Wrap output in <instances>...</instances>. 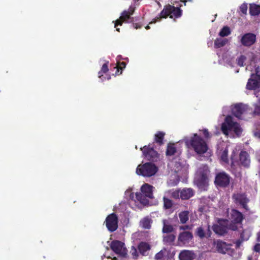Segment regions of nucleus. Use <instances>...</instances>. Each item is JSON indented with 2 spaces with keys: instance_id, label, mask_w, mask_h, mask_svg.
<instances>
[{
  "instance_id": "obj_59",
  "label": "nucleus",
  "mask_w": 260,
  "mask_h": 260,
  "mask_svg": "<svg viewBox=\"0 0 260 260\" xmlns=\"http://www.w3.org/2000/svg\"><path fill=\"white\" fill-rule=\"evenodd\" d=\"M256 136L260 139V133L256 134Z\"/></svg>"
},
{
  "instance_id": "obj_15",
  "label": "nucleus",
  "mask_w": 260,
  "mask_h": 260,
  "mask_svg": "<svg viewBox=\"0 0 260 260\" xmlns=\"http://www.w3.org/2000/svg\"><path fill=\"white\" fill-rule=\"evenodd\" d=\"M231 217L235 224H240L244 219V215L239 210L235 209L231 210Z\"/></svg>"
},
{
  "instance_id": "obj_56",
  "label": "nucleus",
  "mask_w": 260,
  "mask_h": 260,
  "mask_svg": "<svg viewBox=\"0 0 260 260\" xmlns=\"http://www.w3.org/2000/svg\"><path fill=\"white\" fill-rule=\"evenodd\" d=\"M103 74H104V73H103V72H102V71L101 70V71L98 73L99 77V78H101L102 76H103Z\"/></svg>"
},
{
  "instance_id": "obj_10",
  "label": "nucleus",
  "mask_w": 260,
  "mask_h": 260,
  "mask_svg": "<svg viewBox=\"0 0 260 260\" xmlns=\"http://www.w3.org/2000/svg\"><path fill=\"white\" fill-rule=\"evenodd\" d=\"M213 249L219 253L225 254L230 249V245L221 240H214L213 243Z\"/></svg>"
},
{
  "instance_id": "obj_36",
  "label": "nucleus",
  "mask_w": 260,
  "mask_h": 260,
  "mask_svg": "<svg viewBox=\"0 0 260 260\" xmlns=\"http://www.w3.org/2000/svg\"><path fill=\"white\" fill-rule=\"evenodd\" d=\"M126 67V63L125 62H119L118 63V66H117L115 68L117 69V71L116 72V74L120 75L122 74V71L123 69H124Z\"/></svg>"
},
{
  "instance_id": "obj_48",
  "label": "nucleus",
  "mask_w": 260,
  "mask_h": 260,
  "mask_svg": "<svg viewBox=\"0 0 260 260\" xmlns=\"http://www.w3.org/2000/svg\"><path fill=\"white\" fill-rule=\"evenodd\" d=\"M211 235H212V232L210 230V225H208V229L206 232V238H210L211 236Z\"/></svg>"
},
{
  "instance_id": "obj_29",
  "label": "nucleus",
  "mask_w": 260,
  "mask_h": 260,
  "mask_svg": "<svg viewBox=\"0 0 260 260\" xmlns=\"http://www.w3.org/2000/svg\"><path fill=\"white\" fill-rule=\"evenodd\" d=\"M136 199L143 205H146L148 203V200L146 199L147 198L142 192H137L136 193Z\"/></svg>"
},
{
  "instance_id": "obj_53",
  "label": "nucleus",
  "mask_w": 260,
  "mask_h": 260,
  "mask_svg": "<svg viewBox=\"0 0 260 260\" xmlns=\"http://www.w3.org/2000/svg\"><path fill=\"white\" fill-rule=\"evenodd\" d=\"M133 27L135 29L141 28L142 27V25L139 23H133Z\"/></svg>"
},
{
  "instance_id": "obj_19",
  "label": "nucleus",
  "mask_w": 260,
  "mask_h": 260,
  "mask_svg": "<svg viewBox=\"0 0 260 260\" xmlns=\"http://www.w3.org/2000/svg\"><path fill=\"white\" fill-rule=\"evenodd\" d=\"M212 230L216 234L222 236L228 233V228L226 225L221 224H214L212 226Z\"/></svg>"
},
{
  "instance_id": "obj_7",
  "label": "nucleus",
  "mask_w": 260,
  "mask_h": 260,
  "mask_svg": "<svg viewBox=\"0 0 260 260\" xmlns=\"http://www.w3.org/2000/svg\"><path fill=\"white\" fill-rule=\"evenodd\" d=\"M232 199L236 205L240 206L246 211L249 210L247 204L249 202V199L247 198L245 193L238 192L234 193L232 195Z\"/></svg>"
},
{
  "instance_id": "obj_39",
  "label": "nucleus",
  "mask_w": 260,
  "mask_h": 260,
  "mask_svg": "<svg viewBox=\"0 0 260 260\" xmlns=\"http://www.w3.org/2000/svg\"><path fill=\"white\" fill-rule=\"evenodd\" d=\"M221 159L224 162L228 163L229 161L228 159V150L225 149L223 151L221 155Z\"/></svg>"
},
{
  "instance_id": "obj_13",
  "label": "nucleus",
  "mask_w": 260,
  "mask_h": 260,
  "mask_svg": "<svg viewBox=\"0 0 260 260\" xmlns=\"http://www.w3.org/2000/svg\"><path fill=\"white\" fill-rule=\"evenodd\" d=\"M193 238V235L190 232H183L178 236V242L180 246H187Z\"/></svg>"
},
{
  "instance_id": "obj_4",
  "label": "nucleus",
  "mask_w": 260,
  "mask_h": 260,
  "mask_svg": "<svg viewBox=\"0 0 260 260\" xmlns=\"http://www.w3.org/2000/svg\"><path fill=\"white\" fill-rule=\"evenodd\" d=\"M158 171V168L155 165L150 162H146L137 167L136 172L139 175L144 177H151Z\"/></svg>"
},
{
  "instance_id": "obj_26",
  "label": "nucleus",
  "mask_w": 260,
  "mask_h": 260,
  "mask_svg": "<svg viewBox=\"0 0 260 260\" xmlns=\"http://www.w3.org/2000/svg\"><path fill=\"white\" fill-rule=\"evenodd\" d=\"M176 148L174 143H169L167 147L166 154L167 156H172L176 152Z\"/></svg>"
},
{
  "instance_id": "obj_5",
  "label": "nucleus",
  "mask_w": 260,
  "mask_h": 260,
  "mask_svg": "<svg viewBox=\"0 0 260 260\" xmlns=\"http://www.w3.org/2000/svg\"><path fill=\"white\" fill-rule=\"evenodd\" d=\"M143 157L147 160L156 162L159 159L160 154L150 146L145 145L140 148Z\"/></svg>"
},
{
  "instance_id": "obj_20",
  "label": "nucleus",
  "mask_w": 260,
  "mask_h": 260,
  "mask_svg": "<svg viewBox=\"0 0 260 260\" xmlns=\"http://www.w3.org/2000/svg\"><path fill=\"white\" fill-rule=\"evenodd\" d=\"M153 187L147 183L144 184L141 187V191L145 196L149 199L153 198Z\"/></svg>"
},
{
  "instance_id": "obj_43",
  "label": "nucleus",
  "mask_w": 260,
  "mask_h": 260,
  "mask_svg": "<svg viewBox=\"0 0 260 260\" xmlns=\"http://www.w3.org/2000/svg\"><path fill=\"white\" fill-rule=\"evenodd\" d=\"M171 197L175 199H181L180 189H177L171 193Z\"/></svg>"
},
{
  "instance_id": "obj_58",
  "label": "nucleus",
  "mask_w": 260,
  "mask_h": 260,
  "mask_svg": "<svg viewBox=\"0 0 260 260\" xmlns=\"http://www.w3.org/2000/svg\"><path fill=\"white\" fill-rule=\"evenodd\" d=\"M145 28H146V29H150V26H149V25H147V26L145 27Z\"/></svg>"
},
{
  "instance_id": "obj_12",
  "label": "nucleus",
  "mask_w": 260,
  "mask_h": 260,
  "mask_svg": "<svg viewBox=\"0 0 260 260\" xmlns=\"http://www.w3.org/2000/svg\"><path fill=\"white\" fill-rule=\"evenodd\" d=\"M134 21V19L131 17V16L128 14V12L127 10H124L121 13L119 19L116 20L115 21L114 27L116 28V30L120 32V28H117L118 25H122L123 22L126 23H132Z\"/></svg>"
},
{
  "instance_id": "obj_49",
  "label": "nucleus",
  "mask_w": 260,
  "mask_h": 260,
  "mask_svg": "<svg viewBox=\"0 0 260 260\" xmlns=\"http://www.w3.org/2000/svg\"><path fill=\"white\" fill-rule=\"evenodd\" d=\"M244 241L242 240V239H241L240 238L238 240H237L235 242V247L236 248H238L240 247L242 243Z\"/></svg>"
},
{
  "instance_id": "obj_57",
  "label": "nucleus",
  "mask_w": 260,
  "mask_h": 260,
  "mask_svg": "<svg viewBox=\"0 0 260 260\" xmlns=\"http://www.w3.org/2000/svg\"><path fill=\"white\" fill-rule=\"evenodd\" d=\"M187 0H180L181 2H183L184 6L186 5V3L187 2Z\"/></svg>"
},
{
  "instance_id": "obj_38",
  "label": "nucleus",
  "mask_w": 260,
  "mask_h": 260,
  "mask_svg": "<svg viewBox=\"0 0 260 260\" xmlns=\"http://www.w3.org/2000/svg\"><path fill=\"white\" fill-rule=\"evenodd\" d=\"M174 230L173 226L164 223L162 231L164 233H170Z\"/></svg>"
},
{
  "instance_id": "obj_9",
  "label": "nucleus",
  "mask_w": 260,
  "mask_h": 260,
  "mask_svg": "<svg viewBox=\"0 0 260 260\" xmlns=\"http://www.w3.org/2000/svg\"><path fill=\"white\" fill-rule=\"evenodd\" d=\"M104 223L109 232H115L118 229V218L117 215L114 213L108 215Z\"/></svg>"
},
{
  "instance_id": "obj_24",
  "label": "nucleus",
  "mask_w": 260,
  "mask_h": 260,
  "mask_svg": "<svg viewBox=\"0 0 260 260\" xmlns=\"http://www.w3.org/2000/svg\"><path fill=\"white\" fill-rule=\"evenodd\" d=\"M165 133L163 132H157L154 136V141L159 145L164 144V139Z\"/></svg>"
},
{
  "instance_id": "obj_1",
  "label": "nucleus",
  "mask_w": 260,
  "mask_h": 260,
  "mask_svg": "<svg viewBox=\"0 0 260 260\" xmlns=\"http://www.w3.org/2000/svg\"><path fill=\"white\" fill-rule=\"evenodd\" d=\"M186 143L198 154H204L209 148L206 141L197 134H194Z\"/></svg>"
},
{
  "instance_id": "obj_27",
  "label": "nucleus",
  "mask_w": 260,
  "mask_h": 260,
  "mask_svg": "<svg viewBox=\"0 0 260 260\" xmlns=\"http://www.w3.org/2000/svg\"><path fill=\"white\" fill-rule=\"evenodd\" d=\"M228 42L227 39L217 38L214 41V46L215 48H219L224 46Z\"/></svg>"
},
{
  "instance_id": "obj_6",
  "label": "nucleus",
  "mask_w": 260,
  "mask_h": 260,
  "mask_svg": "<svg viewBox=\"0 0 260 260\" xmlns=\"http://www.w3.org/2000/svg\"><path fill=\"white\" fill-rule=\"evenodd\" d=\"M231 177L225 172H220L216 174L214 184L220 187L225 188L230 183Z\"/></svg>"
},
{
  "instance_id": "obj_17",
  "label": "nucleus",
  "mask_w": 260,
  "mask_h": 260,
  "mask_svg": "<svg viewBox=\"0 0 260 260\" xmlns=\"http://www.w3.org/2000/svg\"><path fill=\"white\" fill-rule=\"evenodd\" d=\"M246 109V108L244 105L241 103L237 104L232 109V114L235 117L240 119Z\"/></svg>"
},
{
  "instance_id": "obj_45",
  "label": "nucleus",
  "mask_w": 260,
  "mask_h": 260,
  "mask_svg": "<svg viewBox=\"0 0 260 260\" xmlns=\"http://www.w3.org/2000/svg\"><path fill=\"white\" fill-rule=\"evenodd\" d=\"M200 131H201V130H200ZM202 131L203 132V134L204 135V138H205V139H204L205 140V139H209L211 137L210 133L208 132L207 129H206V128L205 129H203V130H202Z\"/></svg>"
},
{
  "instance_id": "obj_30",
  "label": "nucleus",
  "mask_w": 260,
  "mask_h": 260,
  "mask_svg": "<svg viewBox=\"0 0 260 260\" xmlns=\"http://www.w3.org/2000/svg\"><path fill=\"white\" fill-rule=\"evenodd\" d=\"M176 239V236L174 234H169L163 237V241L169 245H173L174 242Z\"/></svg>"
},
{
  "instance_id": "obj_22",
  "label": "nucleus",
  "mask_w": 260,
  "mask_h": 260,
  "mask_svg": "<svg viewBox=\"0 0 260 260\" xmlns=\"http://www.w3.org/2000/svg\"><path fill=\"white\" fill-rule=\"evenodd\" d=\"M181 191V199L183 200H188L194 195V191L191 188H184Z\"/></svg>"
},
{
  "instance_id": "obj_42",
  "label": "nucleus",
  "mask_w": 260,
  "mask_h": 260,
  "mask_svg": "<svg viewBox=\"0 0 260 260\" xmlns=\"http://www.w3.org/2000/svg\"><path fill=\"white\" fill-rule=\"evenodd\" d=\"M250 235L247 233L246 230H243L240 233V239L242 240L246 241L248 240L249 238Z\"/></svg>"
},
{
  "instance_id": "obj_44",
  "label": "nucleus",
  "mask_w": 260,
  "mask_h": 260,
  "mask_svg": "<svg viewBox=\"0 0 260 260\" xmlns=\"http://www.w3.org/2000/svg\"><path fill=\"white\" fill-rule=\"evenodd\" d=\"M247 8V5L246 3H243L240 6V11L243 14H246Z\"/></svg>"
},
{
  "instance_id": "obj_31",
  "label": "nucleus",
  "mask_w": 260,
  "mask_h": 260,
  "mask_svg": "<svg viewBox=\"0 0 260 260\" xmlns=\"http://www.w3.org/2000/svg\"><path fill=\"white\" fill-rule=\"evenodd\" d=\"M231 130H233L237 135H240L242 132L239 124L237 122H234L233 120L231 126Z\"/></svg>"
},
{
  "instance_id": "obj_32",
  "label": "nucleus",
  "mask_w": 260,
  "mask_h": 260,
  "mask_svg": "<svg viewBox=\"0 0 260 260\" xmlns=\"http://www.w3.org/2000/svg\"><path fill=\"white\" fill-rule=\"evenodd\" d=\"M179 217L181 223H185L188 220V212L184 211L180 212L179 214Z\"/></svg>"
},
{
  "instance_id": "obj_28",
  "label": "nucleus",
  "mask_w": 260,
  "mask_h": 260,
  "mask_svg": "<svg viewBox=\"0 0 260 260\" xmlns=\"http://www.w3.org/2000/svg\"><path fill=\"white\" fill-rule=\"evenodd\" d=\"M152 220L149 217H145L140 221L141 226L145 229H150L151 226Z\"/></svg>"
},
{
  "instance_id": "obj_23",
  "label": "nucleus",
  "mask_w": 260,
  "mask_h": 260,
  "mask_svg": "<svg viewBox=\"0 0 260 260\" xmlns=\"http://www.w3.org/2000/svg\"><path fill=\"white\" fill-rule=\"evenodd\" d=\"M150 248V245L145 242H141L138 246V249L140 254L144 256L146 255V252L149 250Z\"/></svg>"
},
{
  "instance_id": "obj_2",
  "label": "nucleus",
  "mask_w": 260,
  "mask_h": 260,
  "mask_svg": "<svg viewBox=\"0 0 260 260\" xmlns=\"http://www.w3.org/2000/svg\"><path fill=\"white\" fill-rule=\"evenodd\" d=\"M210 171L207 165L200 167L198 171L195 179V182L199 189L206 190L208 186V175Z\"/></svg>"
},
{
  "instance_id": "obj_25",
  "label": "nucleus",
  "mask_w": 260,
  "mask_h": 260,
  "mask_svg": "<svg viewBox=\"0 0 260 260\" xmlns=\"http://www.w3.org/2000/svg\"><path fill=\"white\" fill-rule=\"evenodd\" d=\"M249 13L252 16H257L260 14V6L255 4H251L249 8Z\"/></svg>"
},
{
  "instance_id": "obj_55",
  "label": "nucleus",
  "mask_w": 260,
  "mask_h": 260,
  "mask_svg": "<svg viewBox=\"0 0 260 260\" xmlns=\"http://www.w3.org/2000/svg\"><path fill=\"white\" fill-rule=\"evenodd\" d=\"M256 240L258 242H260V231L256 234Z\"/></svg>"
},
{
  "instance_id": "obj_16",
  "label": "nucleus",
  "mask_w": 260,
  "mask_h": 260,
  "mask_svg": "<svg viewBox=\"0 0 260 260\" xmlns=\"http://www.w3.org/2000/svg\"><path fill=\"white\" fill-rule=\"evenodd\" d=\"M239 161L240 165L245 167L249 168L250 164V159L249 154L245 151H241L239 154Z\"/></svg>"
},
{
  "instance_id": "obj_61",
  "label": "nucleus",
  "mask_w": 260,
  "mask_h": 260,
  "mask_svg": "<svg viewBox=\"0 0 260 260\" xmlns=\"http://www.w3.org/2000/svg\"><path fill=\"white\" fill-rule=\"evenodd\" d=\"M135 2L138 1V0H134Z\"/></svg>"
},
{
  "instance_id": "obj_34",
  "label": "nucleus",
  "mask_w": 260,
  "mask_h": 260,
  "mask_svg": "<svg viewBox=\"0 0 260 260\" xmlns=\"http://www.w3.org/2000/svg\"><path fill=\"white\" fill-rule=\"evenodd\" d=\"M231 33L230 27L228 26H224L220 30L219 35L221 37H226L230 35Z\"/></svg>"
},
{
  "instance_id": "obj_18",
  "label": "nucleus",
  "mask_w": 260,
  "mask_h": 260,
  "mask_svg": "<svg viewBox=\"0 0 260 260\" xmlns=\"http://www.w3.org/2000/svg\"><path fill=\"white\" fill-rule=\"evenodd\" d=\"M232 123V117L231 116H228L225 119V122L222 123L221 126V129L222 133L228 135L229 131H231V126Z\"/></svg>"
},
{
  "instance_id": "obj_37",
  "label": "nucleus",
  "mask_w": 260,
  "mask_h": 260,
  "mask_svg": "<svg viewBox=\"0 0 260 260\" xmlns=\"http://www.w3.org/2000/svg\"><path fill=\"white\" fill-rule=\"evenodd\" d=\"M166 252V250L165 249L164 250H161L158 253H157L154 256V258L155 260H165V253Z\"/></svg>"
},
{
  "instance_id": "obj_54",
  "label": "nucleus",
  "mask_w": 260,
  "mask_h": 260,
  "mask_svg": "<svg viewBox=\"0 0 260 260\" xmlns=\"http://www.w3.org/2000/svg\"><path fill=\"white\" fill-rule=\"evenodd\" d=\"M189 228V226L188 225H184V226H181L180 227V230H187Z\"/></svg>"
},
{
  "instance_id": "obj_8",
  "label": "nucleus",
  "mask_w": 260,
  "mask_h": 260,
  "mask_svg": "<svg viewBox=\"0 0 260 260\" xmlns=\"http://www.w3.org/2000/svg\"><path fill=\"white\" fill-rule=\"evenodd\" d=\"M111 249L116 254L122 257H126L127 255V249L124 243L118 241L114 240L111 242Z\"/></svg>"
},
{
  "instance_id": "obj_3",
  "label": "nucleus",
  "mask_w": 260,
  "mask_h": 260,
  "mask_svg": "<svg viewBox=\"0 0 260 260\" xmlns=\"http://www.w3.org/2000/svg\"><path fill=\"white\" fill-rule=\"evenodd\" d=\"M182 14V11L179 7H175L173 6L168 5L164 7L163 10L159 14V17H156L153 21H151L149 24L155 23L160 18H166L168 16L170 18L173 17L178 18L180 17Z\"/></svg>"
},
{
  "instance_id": "obj_50",
  "label": "nucleus",
  "mask_w": 260,
  "mask_h": 260,
  "mask_svg": "<svg viewBox=\"0 0 260 260\" xmlns=\"http://www.w3.org/2000/svg\"><path fill=\"white\" fill-rule=\"evenodd\" d=\"M253 250L255 252H259L260 251V243L256 244L254 246Z\"/></svg>"
},
{
  "instance_id": "obj_47",
  "label": "nucleus",
  "mask_w": 260,
  "mask_h": 260,
  "mask_svg": "<svg viewBox=\"0 0 260 260\" xmlns=\"http://www.w3.org/2000/svg\"><path fill=\"white\" fill-rule=\"evenodd\" d=\"M253 113L256 115L260 116V105L255 106Z\"/></svg>"
},
{
  "instance_id": "obj_35",
  "label": "nucleus",
  "mask_w": 260,
  "mask_h": 260,
  "mask_svg": "<svg viewBox=\"0 0 260 260\" xmlns=\"http://www.w3.org/2000/svg\"><path fill=\"white\" fill-rule=\"evenodd\" d=\"M196 236H198L200 239L206 238V232L203 228L201 226L198 227L196 231Z\"/></svg>"
},
{
  "instance_id": "obj_46",
  "label": "nucleus",
  "mask_w": 260,
  "mask_h": 260,
  "mask_svg": "<svg viewBox=\"0 0 260 260\" xmlns=\"http://www.w3.org/2000/svg\"><path fill=\"white\" fill-rule=\"evenodd\" d=\"M108 61L106 62V63H105L103 66H102V67L101 68V71L102 72H103V73H106L108 70H109V69H108Z\"/></svg>"
},
{
  "instance_id": "obj_14",
  "label": "nucleus",
  "mask_w": 260,
  "mask_h": 260,
  "mask_svg": "<svg viewBox=\"0 0 260 260\" xmlns=\"http://www.w3.org/2000/svg\"><path fill=\"white\" fill-rule=\"evenodd\" d=\"M256 42V35L253 33H246L241 38V44L246 47H250Z\"/></svg>"
},
{
  "instance_id": "obj_21",
  "label": "nucleus",
  "mask_w": 260,
  "mask_h": 260,
  "mask_svg": "<svg viewBox=\"0 0 260 260\" xmlns=\"http://www.w3.org/2000/svg\"><path fill=\"white\" fill-rule=\"evenodd\" d=\"M194 258L193 252L188 250H183L179 254V260H192Z\"/></svg>"
},
{
  "instance_id": "obj_51",
  "label": "nucleus",
  "mask_w": 260,
  "mask_h": 260,
  "mask_svg": "<svg viewBox=\"0 0 260 260\" xmlns=\"http://www.w3.org/2000/svg\"><path fill=\"white\" fill-rule=\"evenodd\" d=\"M237 229H238V227L235 223L231 224L229 225V229H230L232 231H236L237 230Z\"/></svg>"
},
{
  "instance_id": "obj_33",
  "label": "nucleus",
  "mask_w": 260,
  "mask_h": 260,
  "mask_svg": "<svg viewBox=\"0 0 260 260\" xmlns=\"http://www.w3.org/2000/svg\"><path fill=\"white\" fill-rule=\"evenodd\" d=\"M163 202H164V208L165 209H171L173 205V201L169 199V198L164 197H163Z\"/></svg>"
},
{
  "instance_id": "obj_41",
  "label": "nucleus",
  "mask_w": 260,
  "mask_h": 260,
  "mask_svg": "<svg viewBox=\"0 0 260 260\" xmlns=\"http://www.w3.org/2000/svg\"><path fill=\"white\" fill-rule=\"evenodd\" d=\"M130 252L134 259L138 258L139 256V253L137 248L135 246H132Z\"/></svg>"
},
{
  "instance_id": "obj_11",
  "label": "nucleus",
  "mask_w": 260,
  "mask_h": 260,
  "mask_svg": "<svg viewBox=\"0 0 260 260\" xmlns=\"http://www.w3.org/2000/svg\"><path fill=\"white\" fill-rule=\"evenodd\" d=\"M260 87V75L252 74L248 79L246 88L248 90H255Z\"/></svg>"
},
{
  "instance_id": "obj_52",
  "label": "nucleus",
  "mask_w": 260,
  "mask_h": 260,
  "mask_svg": "<svg viewBox=\"0 0 260 260\" xmlns=\"http://www.w3.org/2000/svg\"><path fill=\"white\" fill-rule=\"evenodd\" d=\"M127 11L128 12V14L131 16L134 14L135 12V8L130 6L128 10Z\"/></svg>"
},
{
  "instance_id": "obj_40",
  "label": "nucleus",
  "mask_w": 260,
  "mask_h": 260,
  "mask_svg": "<svg viewBox=\"0 0 260 260\" xmlns=\"http://www.w3.org/2000/svg\"><path fill=\"white\" fill-rule=\"evenodd\" d=\"M246 59V57L243 55H241L237 59V63L240 67L244 66V62Z\"/></svg>"
},
{
  "instance_id": "obj_60",
  "label": "nucleus",
  "mask_w": 260,
  "mask_h": 260,
  "mask_svg": "<svg viewBox=\"0 0 260 260\" xmlns=\"http://www.w3.org/2000/svg\"><path fill=\"white\" fill-rule=\"evenodd\" d=\"M112 259L113 260H117V258L116 257H114L113 258H112Z\"/></svg>"
}]
</instances>
